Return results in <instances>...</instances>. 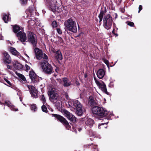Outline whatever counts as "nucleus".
Masks as SVG:
<instances>
[{
	"label": "nucleus",
	"mask_w": 151,
	"mask_h": 151,
	"mask_svg": "<svg viewBox=\"0 0 151 151\" xmlns=\"http://www.w3.org/2000/svg\"><path fill=\"white\" fill-rule=\"evenodd\" d=\"M92 113L99 116L100 118H102L104 116L108 117V113L107 111L103 108L99 106H94L92 108Z\"/></svg>",
	"instance_id": "nucleus-1"
},
{
	"label": "nucleus",
	"mask_w": 151,
	"mask_h": 151,
	"mask_svg": "<svg viewBox=\"0 0 151 151\" xmlns=\"http://www.w3.org/2000/svg\"><path fill=\"white\" fill-rule=\"evenodd\" d=\"M57 1L56 0H47L46 5L49 10L52 11L54 13L59 12L62 11L60 6L57 7L56 9V4Z\"/></svg>",
	"instance_id": "nucleus-2"
},
{
	"label": "nucleus",
	"mask_w": 151,
	"mask_h": 151,
	"mask_svg": "<svg viewBox=\"0 0 151 151\" xmlns=\"http://www.w3.org/2000/svg\"><path fill=\"white\" fill-rule=\"evenodd\" d=\"M65 26L66 29L74 33L77 32V28L76 23L73 19L71 18L65 21Z\"/></svg>",
	"instance_id": "nucleus-3"
},
{
	"label": "nucleus",
	"mask_w": 151,
	"mask_h": 151,
	"mask_svg": "<svg viewBox=\"0 0 151 151\" xmlns=\"http://www.w3.org/2000/svg\"><path fill=\"white\" fill-rule=\"evenodd\" d=\"M41 65L43 71L45 74L50 75L52 73L53 68L52 65L48 63L47 60H45L42 62Z\"/></svg>",
	"instance_id": "nucleus-4"
},
{
	"label": "nucleus",
	"mask_w": 151,
	"mask_h": 151,
	"mask_svg": "<svg viewBox=\"0 0 151 151\" xmlns=\"http://www.w3.org/2000/svg\"><path fill=\"white\" fill-rule=\"evenodd\" d=\"M51 115L52 117H55V119L62 123L67 129L69 130L71 128L68 122L62 116L56 114H52Z\"/></svg>",
	"instance_id": "nucleus-5"
},
{
	"label": "nucleus",
	"mask_w": 151,
	"mask_h": 151,
	"mask_svg": "<svg viewBox=\"0 0 151 151\" xmlns=\"http://www.w3.org/2000/svg\"><path fill=\"white\" fill-rule=\"evenodd\" d=\"M51 115L52 117H55V119L62 123L67 129L69 130L71 128L68 122L62 116L56 114H52Z\"/></svg>",
	"instance_id": "nucleus-6"
},
{
	"label": "nucleus",
	"mask_w": 151,
	"mask_h": 151,
	"mask_svg": "<svg viewBox=\"0 0 151 151\" xmlns=\"http://www.w3.org/2000/svg\"><path fill=\"white\" fill-rule=\"evenodd\" d=\"M27 38L28 42L32 45L33 48L37 46V39L36 35L34 33L29 32L27 34Z\"/></svg>",
	"instance_id": "nucleus-7"
},
{
	"label": "nucleus",
	"mask_w": 151,
	"mask_h": 151,
	"mask_svg": "<svg viewBox=\"0 0 151 151\" xmlns=\"http://www.w3.org/2000/svg\"><path fill=\"white\" fill-rule=\"evenodd\" d=\"M113 21V18L111 15L108 14L105 15L103 18V26L106 29L109 30L111 29L112 23Z\"/></svg>",
	"instance_id": "nucleus-8"
},
{
	"label": "nucleus",
	"mask_w": 151,
	"mask_h": 151,
	"mask_svg": "<svg viewBox=\"0 0 151 151\" xmlns=\"http://www.w3.org/2000/svg\"><path fill=\"white\" fill-rule=\"evenodd\" d=\"M50 100L53 103H55L56 101L60 100V96L58 93L55 92L53 89H51L50 91L48 92Z\"/></svg>",
	"instance_id": "nucleus-9"
},
{
	"label": "nucleus",
	"mask_w": 151,
	"mask_h": 151,
	"mask_svg": "<svg viewBox=\"0 0 151 151\" xmlns=\"http://www.w3.org/2000/svg\"><path fill=\"white\" fill-rule=\"evenodd\" d=\"M63 112L64 116L70 121V124L71 123H75L76 122L77 119L72 113L65 109L63 110Z\"/></svg>",
	"instance_id": "nucleus-10"
},
{
	"label": "nucleus",
	"mask_w": 151,
	"mask_h": 151,
	"mask_svg": "<svg viewBox=\"0 0 151 151\" xmlns=\"http://www.w3.org/2000/svg\"><path fill=\"white\" fill-rule=\"evenodd\" d=\"M73 105L76 110V114L79 116H81L83 113V111L81 103L78 100H76L73 102Z\"/></svg>",
	"instance_id": "nucleus-11"
},
{
	"label": "nucleus",
	"mask_w": 151,
	"mask_h": 151,
	"mask_svg": "<svg viewBox=\"0 0 151 151\" xmlns=\"http://www.w3.org/2000/svg\"><path fill=\"white\" fill-rule=\"evenodd\" d=\"M94 79L96 84L98 86L99 89H101V90L104 93H105L106 94L108 95L109 93L107 91L106 85L105 83L101 80L100 81L102 83H100L99 81H98L94 77Z\"/></svg>",
	"instance_id": "nucleus-12"
},
{
	"label": "nucleus",
	"mask_w": 151,
	"mask_h": 151,
	"mask_svg": "<svg viewBox=\"0 0 151 151\" xmlns=\"http://www.w3.org/2000/svg\"><path fill=\"white\" fill-rule=\"evenodd\" d=\"M2 54L3 61L4 64H11L12 63V59L8 52L4 51L3 52Z\"/></svg>",
	"instance_id": "nucleus-13"
},
{
	"label": "nucleus",
	"mask_w": 151,
	"mask_h": 151,
	"mask_svg": "<svg viewBox=\"0 0 151 151\" xmlns=\"http://www.w3.org/2000/svg\"><path fill=\"white\" fill-rule=\"evenodd\" d=\"M16 36L18 37L19 40L22 42H24L27 39L26 33L22 30L17 33L16 34Z\"/></svg>",
	"instance_id": "nucleus-14"
},
{
	"label": "nucleus",
	"mask_w": 151,
	"mask_h": 151,
	"mask_svg": "<svg viewBox=\"0 0 151 151\" xmlns=\"http://www.w3.org/2000/svg\"><path fill=\"white\" fill-rule=\"evenodd\" d=\"M29 76L33 82L35 83L39 81V77L36 75L34 71H30L29 73Z\"/></svg>",
	"instance_id": "nucleus-15"
},
{
	"label": "nucleus",
	"mask_w": 151,
	"mask_h": 151,
	"mask_svg": "<svg viewBox=\"0 0 151 151\" xmlns=\"http://www.w3.org/2000/svg\"><path fill=\"white\" fill-rule=\"evenodd\" d=\"M27 87L30 91L31 96L35 98H37L38 91L33 86L29 85Z\"/></svg>",
	"instance_id": "nucleus-16"
},
{
	"label": "nucleus",
	"mask_w": 151,
	"mask_h": 151,
	"mask_svg": "<svg viewBox=\"0 0 151 151\" xmlns=\"http://www.w3.org/2000/svg\"><path fill=\"white\" fill-rule=\"evenodd\" d=\"M33 48L37 59L40 60L42 59V55H43V52L42 50L38 47H35Z\"/></svg>",
	"instance_id": "nucleus-17"
},
{
	"label": "nucleus",
	"mask_w": 151,
	"mask_h": 151,
	"mask_svg": "<svg viewBox=\"0 0 151 151\" xmlns=\"http://www.w3.org/2000/svg\"><path fill=\"white\" fill-rule=\"evenodd\" d=\"M85 124L90 128H91L94 124L95 122L92 119L87 117L86 119Z\"/></svg>",
	"instance_id": "nucleus-18"
},
{
	"label": "nucleus",
	"mask_w": 151,
	"mask_h": 151,
	"mask_svg": "<svg viewBox=\"0 0 151 151\" xmlns=\"http://www.w3.org/2000/svg\"><path fill=\"white\" fill-rule=\"evenodd\" d=\"M96 75L99 78L102 79L105 75V71L102 69H99L98 70Z\"/></svg>",
	"instance_id": "nucleus-19"
},
{
	"label": "nucleus",
	"mask_w": 151,
	"mask_h": 151,
	"mask_svg": "<svg viewBox=\"0 0 151 151\" xmlns=\"http://www.w3.org/2000/svg\"><path fill=\"white\" fill-rule=\"evenodd\" d=\"M9 51L13 55L17 56L18 58H20L22 57L20 54L14 47H10L9 48Z\"/></svg>",
	"instance_id": "nucleus-20"
},
{
	"label": "nucleus",
	"mask_w": 151,
	"mask_h": 151,
	"mask_svg": "<svg viewBox=\"0 0 151 151\" xmlns=\"http://www.w3.org/2000/svg\"><path fill=\"white\" fill-rule=\"evenodd\" d=\"M88 103L89 105L91 106L96 105L97 103L94 99L93 97L91 96L89 97Z\"/></svg>",
	"instance_id": "nucleus-21"
},
{
	"label": "nucleus",
	"mask_w": 151,
	"mask_h": 151,
	"mask_svg": "<svg viewBox=\"0 0 151 151\" xmlns=\"http://www.w3.org/2000/svg\"><path fill=\"white\" fill-rule=\"evenodd\" d=\"M54 53L55 52H54ZM55 57L58 60H61L63 59V56L60 50H58L55 52Z\"/></svg>",
	"instance_id": "nucleus-22"
},
{
	"label": "nucleus",
	"mask_w": 151,
	"mask_h": 151,
	"mask_svg": "<svg viewBox=\"0 0 151 151\" xmlns=\"http://www.w3.org/2000/svg\"><path fill=\"white\" fill-rule=\"evenodd\" d=\"M13 66L14 69L20 70L22 69L23 66L21 64L18 63H13Z\"/></svg>",
	"instance_id": "nucleus-23"
},
{
	"label": "nucleus",
	"mask_w": 151,
	"mask_h": 151,
	"mask_svg": "<svg viewBox=\"0 0 151 151\" xmlns=\"http://www.w3.org/2000/svg\"><path fill=\"white\" fill-rule=\"evenodd\" d=\"M36 11L35 7L33 4L29 7V11L31 15H34L35 14H36Z\"/></svg>",
	"instance_id": "nucleus-24"
},
{
	"label": "nucleus",
	"mask_w": 151,
	"mask_h": 151,
	"mask_svg": "<svg viewBox=\"0 0 151 151\" xmlns=\"http://www.w3.org/2000/svg\"><path fill=\"white\" fill-rule=\"evenodd\" d=\"M20 30H22L21 28L17 24L13 26V31L14 33L17 34Z\"/></svg>",
	"instance_id": "nucleus-25"
},
{
	"label": "nucleus",
	"mask_w": 151,
	"mask_h": 151,
	"mask_svg": "<svg viewBox=\"0 0 151 151\" xmlns=\"http://www.w3.org/2000/svg\"><path fill=\"white\" fill-rule=\"evenodd\" d=\"M10 14H9L7 15L4 14H3L2 19L5 23H7L8 22L11 20V18L9 17Z\"/></svg>",
	"instance_id": "nucleus-26"
},
{
	"label": "nucleus",
	"mask_w": 151,
	"mask_h": 151,
	"mask_svg": "<svg viewBox=\"0 0 151 151\" xmlns=\"http://www.w3.org/2000/svg\"><path fill=\"white\" fill-rule=\"evenodd\" d=\"M63 82V86L65 87H68L71 85V83L68 82L69 80L66 77H65L62 79Z\"/></svg>",
	"instance_id": "nucleus-27"
},
{
	"label": "nucleus",
	"mask_w": 151,
	"mask_h": 151,
	"mask_svg": "<svg viewBox=\"0 0 151 151\" xmlns=\"http://www.w3.org/2000/svg\"><path fill=\"white\" fill-rule=\"evenodd\" d=\"M91 145H92L91 147L94 150V151H99L98 149H97V145H93V143L89 144L88 145H85L84 146V148H87L88 146L89 147Z\"/></svg>",
	"instance_id": "nucleus-28"
},
{
	"label": "nucleus",
	"mask_w": 151,
	"mask_h": 151,
	"mask_svg": "<svg viewBox=\"0 0 151 151\" xmlns=\"http://www.w3.org/2000/svg\"><path fill=\"white\" fill-rule=\"evenodd\" d=\"M17 74L22 81H23L25 82L26 81V78L23 75L19 73H18Z\"/></svg>",
	"instance_id": "nucleus-29"
},
{
	"label": "nucleus",
	"mask_w": 151,
	"mask_h": 151,
	"mask_svg": "<svg viewBox=\"0 0 151 151\" xmlns=\"http://www.w3.org/2000/svg\"><path fill=\"white\" fill-rule=\"evenodd\" d=\"M31 109L33 111H35L37 110V108L36 105L35 104H33L29 105Z\"/></svg>",
	"instance_id": "nucleus-30"
},
{
	"label": "nucleus",
	"mask_w": 151,
	"mask_h": 151,
	"mask_svg": "<svg viewBox=\"0 0 151 151\" xmlns=\"http://www.w3.org/2000/svg\"><path fill=\"white\" fill-rule=\"evenodd\" d=\"M40 100L42 102L43 104H47L46 102V100L44 95H42L40 97Z\"/></svg>",
	"instance_id": "nucleus-31"
},
{
	"label": "nucleus",
	"mask_w": 151,
	"mask_h": 151,
	"mask_svg": "<svg viewBox=\"0 0 151 151\" xmlns=\"http://www.w3.org/2000/svg\"><path fill=\"white\" fill-rule=\"evenodd\" d=\"M55 106L58 109H60L61 107V104H60V101H56V102L55 103Z\"/></svg>",
	"instance_id": "nucleus-32"
},
{
	"label": "nucleus",
	"mask_w": 151,
	"mask_h": 151,
	"mask_svg": "<svg viewBox=\"0 0 151 151\" xmlns=\"http://www.w3.org/2000/svg\"><path fill=\"white\" fill-rule=\"evenodd\" d=\"M47 105V104H43V105L41 107L42 111L45 113H47L48 112V111L46 106Z\"/></svg>",
	"instance_id": "nucleus-33"
},
{
	"label": "nucleus",
	"mask_w": 151,
	"mask_h": 151,
	"mask_svg": "<svg viewBox=\"0 0 151 151\" xmlns=\"http://www.w3.org/2000/svg\"><path fill=\"white\" fill-rule=\"evenodd\" d=\"M4 64V65H6L7 68L11 70H13L14 69V68H13V65H10L9 64ZM13 64V63L12 64Z\"/></svg>",
	"instance_id": "nucleus-34"
},
{
	"label": "nucleus",
	"mask_w": 151,
	"mask_h": 151,
	"mask_svg": "<svg viewBox=\"0 0 151 151\" xmlns=\"http://www.w3.org/2000/svg\"><path fill=\"white\" fill-rule=\"evenodd\" d=\"M51 25L53 28L57 27L58 24L57 22L56 21H53Z\"/></svg>",
	"instance_id": "nucleus-35"
},
{
	"label": "nucleus",
	"mask_w": 151,
	"mask_h": 151,
	"mask_svg": "<svg viewBox=\"0 0 151 151\" xmlns=\"http://www.w3.org/2000/svg\"><path fill=\"white\" fill-rule=\"evenodd\" d=\"M28 0H20L21 3L22 5H25L27 3V1Z\"/></svg>",
	"instance_id": "nucleus-36"
},
{
	"label": "nucleus",
	"mask_w": 151,
	"mask_h": 151,
	"mask_svg": "<svg viewBox=\"0 0 151 151\" xmlns=\"http://www.w3.org/2000/svg\"><path fill=\"white\" fill-rule=\"evenodd\" d=\"M104 14V12L102 10H101L99 16V17L103 18Z\"/></svg>",
	"instance_id": "nucleus-37"
},
{
	"label": "nucleus",
	"mask_w": 151,
	"mask_h": 151,
	"mask_svg": "<svg viewBox=\"0 0 151 151\" xmlns=\"http://www.w3.org/2000/svg\"><path fill=\"white\" fill-rule=\"evenodd\" d=\"M126 23L128 25H129L131 27H133L134 25V23L133 22H127Z\"/></svg>",
	"instance_id": "nucleus-38"
},
{
	"label": "nucleus",
	"mask_w": 151,
	"mask_h": 151,
	"mask_svg": "<svg viewBox=\"0 0 151 151\" xmlns=\"http://www.w3.org/2000/svg\"><path fill=\"white\" fill-rule=\"evenodd\" d=\"M42 58L45 60H47L48 57L47 56L45 53H43V55H42Z\"/></svg>",
	"instance_id": "nucleus-39"
},
{
	"label": "nucleus",
	"mask_w": 151,
	"mask_h": 151,
	"mask_svg": "<svg viewBox=\"0 0 151 151\" xmlns=\"http://www.w3.org/2000/svg\"><path fill=\"white\" fill-rule=\"evenodd\" d=\"M10 107L11 109L13 111H18V109L16 108L14 106H12Z\"/></svg>",
	"instance_id": "nucleus-40"
},
{
	"label": "nucleus",
	"mask_w": 151,
	"mask_h": 151,
	"mask_svg": "<svg viewBox=\"0 0 151 151\" xmlns=\"http://www.w3.org/2000/svg\"><path fill=\"white\" fill-rule=\"evenodd\" d=\"M104 63L108 67L109 69V61L106 59H104Z\"/></svg>",
	"instance_id": "nucleus-41"
},
{
	"label": "nucleus",
	"mask_w": 151,
	"mask_h": 151,
	"mask_svg": "<svg viewBox=\"0 0 151 151\" xmlns=\"http://www.w3.org/2000/svg\"><path fill=\"white\" fill-rule=\"evenodd\" d=\"M57 32L59 34H61L62 33V31L61 30L60 28H58L57 29Z\"/></svg>",
	"instance_id": "nucleus-42"
},
{
	"label": "nucleus",
	"mask_w": 151,
	"mask_h": 151,
	"mask_svg": "<svg viewBox=\"0 0 151 151\" xmlns=\"http://www.w3.org/2000/svg\"><path fill=\"white\" fill-rule=\"evenodd\" d=\"M58 41L60 42V43H63V39L60 37H58Z\"/></svg>",
	"instance_id": "nucleus-43"
},
{
	"label": "nucleus",
	"mask_w": 151,
	"mask_h": 151,
	"mask_svg": "<svg viewBox=\"0 0 151 151\" xmlns=\"http://www.w3.org/2000/svg\"><path fill=\"white\" fill-rule=\"evenodd\" d=\"M8 86L12 88L15 89L16 88V87L15 85L12 84L11 83V85H8Z\"/></svg>",
	"instance_id": "nucleus-44"
},
{
	"label": "nucleus",
	"mask_w": 151,
	"mask_h": 151,
	"mask_svg": "<svg viewBox=\"0 0 151 151\" xmlns=\"http://www.w3.org/2000/svg\"><path fill=\"white\" fill-rule=\"evenodd\" d=\"M4 80L6 81V82L8 84V85H11V82L8 81L7 79L4 78Z\"/></svg>",
	"instance_id": "nucleus-45"
},
{
	"label": "nucleus",
	"mask_w": 151,
	"mask_h": 151,
	"mask_svg": "<svg viewBox=\"0 0 151 151\" xmlns=\"http://www.w3.org/2000/svg\"><path fill=\"white\" fill-rule=\"evenodd\" d=\"M109 87H114V84L112 82H111L109 85Z\"/></svg>",
	"instance_id": "nucleus-46"
},
{
	"label": "nucleus",
	"mask_w": 151,
	"mask_h": 151,
	"mask_svg": "<svg viewBox=\"0 0 151 151\" xmlns=\"http://www.w3.org/2000/svg\"><path fill=\"white\" fill-rule=\"evenodd\" d=\"M25 67L27 70H29L30 69V67L27 64L25 65Z\"/></svg>",
	"instance_id": "nucleus-47"
},
{
	"label": "nucleus",
	"mask_w": 151,
	"mask_h": 151,
	"mask_svg": "<svg viewBox=\"0 0 151 151\" xmlns=\"http://www.w3.org/2000/svg\"><path fill=\"white\" fill-rule=\"evenodd\" d=\"M142 6L141 5H139V7L138 13H139L140 11L142 9Z\"/></svg>",
	"instance_id": "nucleus-48"
},
{
	"label": "nucleus",
	"mask_w": 151,
	"mask_h": 151,
	"mask_svg": "<svg viewBox=\"0 0 151 151\" xmlns=\"http://www.w3.org/2000/svg\"><path fill=\"white\" fill-rule=\"evenodd\" d=\"M5 104L6 105L8 106L9 107H10L11 106V105H10V104H9V103H8L7 101H5Z\"/></svg>",
	"instance_id": "nucleus-49"
},
{
	"label": "nucleus",
	"mask_w": 151,
	"mask_h": 151,
	"mask_svg": "<svg viewBox=\"0 0 151 151\" xmlns=\"http://www.w3.org/2000/svg\"><path fill=\"white\" fill-rule=\"evenodd\" d=\"M99 22H100L102 20L103 18L102 17H99Z\"/></svg>",
	"instance_id": "nucleus-50"
},
{
	"label": "nucleus",
	"mask_w": 151,
	"mask_h": 151,
	"mask_svg": "<svg viewBox=\"0 0 151 151\" xmlns=\"http://www.w3.org/2000/svg\"><path fill=\"white\" fill-rule=\"evenodd\" d=\"M87 77V73H86L84 74V77L86 78Z\"/></svg>",
	"instance_id": "nucleus-51"
},
{
	"label": "nucleus",
	"mask_w": 151,
	"mask_h": 151,
	"mask_svg": "<svg viewBox=\"0 0 151 151\" xmlns=\"http://www.w3.org/2000/svg\"><path fill=\"white\" fill-rule=\"evenodd\" d=\"M112 34H114L115 33V29H114V28L112 31Z\"/></svg>",
	"instance_id": "nucleus-52"
},
{
	"label": "nucleus",
	"mask_w": 151,
	"mask_h": 151,
	"mask_svg": "<svg viewBox=\"0 0 151 151\" xmlns=\"http://www.w3.org/2000/svg\"><path fill=\"white\" fill-rule=\"evenodd\" d=\"M114 35L115 36H116V37H117L118 35V34L117 33H115Z\"/></svg>",
	"instance_id": "nucleus-53"
},
{
	"label": "nucleus",
	"mask_w": 151,
	"mask_h": 151,
	"mask_svg": "<svg viewBox=\"0 0 151 151\" xmlns=\"http://www.w3.org/2000/svg\"><path fill=\"white\" fill-rule=\"evenodd\" d=\"M58 70H59V68H58V69L57 68L55 70V71L56 72H57V73H58V72L57 71Z\"/></svg>",
	"instance_id": "nucleus-54"
},
{
	"label": "nucleus",
	"mask_w": 151,
	"mask_h": 151,
	"mask_svg": "<svg viewBox=\"0 0 151 151\" xmlns=\"http://www.w3.org/2000/svg\"><path fill=\"white\" fill-rule=\"evenodd\" d=\"M58 60V63L60 64H62L60 62L59 60Z\"/></svg>",
	"instance_id": "nucleus-55"
},
{
	"label": "nucleus",
	"mask_w": 151,
	"mask_h": 151,
	"mask_svg": "<svg viewBox=\"0 0 151 151\" xmlns=\"http://www.w3.org/2000/svg\"><path fill=\"white\" fill-rule=\"evenodd\" d=\"M43 89L42 88H41V91H42V93H43L44 92H43Z\"/></svg>",
	"instance_id": "nucleus-56"
},
{
	"label": "nucleus",
	"mask_w": 151,
	"mask_h": 151,
	"mask_svg": "<svg viewBox=\"0 0 151 151\" xmlns=\"http://www.w3.org/2000/svg\"><path fill=\"white\" fill-rule=\"evenodd\" d=\"M100 126V124H99V125H98V127H99H99Z\"/></svg>",
	"instance_id": "nucleus-57"
},
{
	"label": "nucleus",
	"mask_w": 151,
	"mask_h": 151,
	"mask_svg": "<svg viewBox=\"0 0 151 151\" xmlns=\"http://www.w3.org/2000/svg\"><path fill=\"white\" fill-rule=\"evenodd\" d=\"M54 76H57V75H55V74H54Z\"/></svg>",
	"instance_id": "nucleus-58"
},
{
	"label": "nucleus",
	"mask_w": 151,
	"mask_h": 151,
	"mask_svg": "<svg viewBox=\"0 0 151 151\" xmlns=\"http://www.w3.org/2000/svg\"><path fill=\"white\" fill-rule=\"evenodd\" d=\"M26 56H27L28 57H29V56H28V55H27V54H26Z\"/></svg>",
	"instance_id": "nucleus-59"
},
{
	"label": "nucleus",
	"mask_w": 151,
	"mask_h": 151,
	"mask_svg": "<svg viewBox=\"0 0 151 151\" xmlns=\"http://www.w3.org/2000/svg\"><path fill=\"white\" fill-rule=\"evenodd\" d=\"M78 84H79V83L78 82V83H77V84H78Z\"/></svg>",
	"instance_id": "nucleus-60"
},
{
	"label": "nucleus",
	"mask_w": 151,
	"mask_h": 151,
	"mask_svg": "<svg viewBox=\"0 0 151 151\" xmlns=\"http://www.w3.org/2000/svg\"><path fill=\"white\" fill-rule=\"evenodd\" d=\"M78 84H79V83L78 82V83H77V84H78Z\"/></svg>",
	"instance_id": "nucleus-61"
},
{
	"label": "nucleus",
	"mask_w": 151,
	"mask_h": 151,
	"mask_svg": "<svg viewBox=\"0 0 151 151\" xmlns=\"http://www.w3.org/2000/svg\"><path fill=\"white\" fill-rule=\"evenodd\" d=\"M122 12H123V13H124V11L123 12V11H122Z\"/></svg>",
	"instance_id": "nucleus-62"
},
{
	"label": "nucleus",
	"mask_w": 151,
	"mask_h": 151,
	"mask_svg": "<svg viewBox=\"0 0 151 151\" xmlns=\"http://www.w3.org/2000/svg\"><path fill=\"white\" fill-rule=\"evenodd\" d=\"M122 12H123V13H124V11L123 12V11H122Z\"/></svg>",
	"instance_id": "nucleus-63"
},
{
	"label": "nucleus",
	"mask_w": 151,
	"mask_h": 151,
	"mask_svg": "<svg viewBox=\"0 0 151 151\" xmlns=\"http://www.w3.org/2000/svg\"><path fill=\"white\" fill-rule=\"evenodd\" d=\"M106 12V10H105V12Z\"/></svg>",
	"instance_id": "nucleus-64"
}]
</instances>
